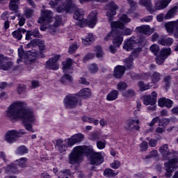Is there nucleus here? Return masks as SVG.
Wrapping results in <instances>:
<instances>
[{
    "mask_svg": "<svg viewBox=\"0 0 178 178\" xmlns=\"http://www.w3.org/2000/svg\"><path fill=\"white\" fill-rule=\"evenodd\" d=\"M129 86L125 81H120L117 83V91L123 92L127 90Z\"/></svg>",
    "mask_w": 178,
    "mask_h": 178,
    "instance_id": "nucleus-35",
    "label": "nucleus"
},
{
    "mask_svg": "<svg viewBox=\"0 0 178 178\" xmlns=\"http://www.w3.org/2000/svg\"><path fill=\"white\" fill-rule=\"evenodd\" d=\"M26 88L27 87L26 86V85H18V86L17 87V93L18 95H22L24 92H26Z\"/></svg>",
    "mask_w": 178,
    "mask_h": 178,
    "instance_id": "nucleus-51",
    "label": "nucleus"
},
{
    "mask_svg": "<svg viewBox=\"0 0 178 178\" xmlns=\"http://www.w3.org/2000/svg\"><path fill=\"white\" fill-rule=\"evenodd\" d=\"M159 120H161V118L159 117L156 116L152 119L150 123H149V127H154L155 124L159 123Z\"/></svg>",
    "mask_w": 178,
    "mask_h": 178,
    "instance_id": "nucleus-64",
    "label": "nucleus"
},
{
    "mask_svg": "<svg viewBox=\"0 0 178 178\" xmlns=\"http://www.w3.org/2000/svg\"><path fill=\"white\" fill-rule=\"evenodd\" d=\"M161 80V74L159 72H154L151 75V81L152 84H156Z\"/></svg>",
    "mask_w": 178,
    "mask_h": 178,
    "instance_id": "nucleus-34",
    "label": "nucleus"
},
{
    "mask_svg": "<svg viewBox=\"0 0 178 178\" xmlns=\"http://www.w3.org/2000/svg\"><path fill=\"white\" fill-rule=\"evenodd\" d=\"M95 120H95V118H90L88 115L81 116V121L83 122H92V121H95Z\"/></svg>",
    "mask_w": 178,
    "mask_h": 178,
    "instance_id": "nucleus-57",
    "label": "nucleus"
},
{
    "mask_svg": "<svg viewBox=\"0 0 178 178\" xmlns=\"http://www.w3.org/2000/svg\"><path fill=\"white\" fill-rule=\"evenodd\" d=\"M150 29H149V26H141L136 27V29H135V31L140 34L147 35V33H149Z\"/></svg>",
    "mask_w": 178,
    "mask_h": 178,
    "instance_id": "nucleus-32",
    "label": "nucleus"
},
{
    "mask_svg": "<svg viewBox=\"0 0 178 178\" xmlns=\"http://www.w3.org/2000/svg\"><path fill=\"white\" fill-rule=\"evenodd\" d=\"M18 164L11 163L4 168L5 173L16 175L18 173V167L24 168L26 166V163H27L26 157H22L21 159L16 161Z\"/></svg>",
    "mask_w": 178,
    "mask_h": 178,
    "instance_id": "nucleus-7",
    "label": "nucleus"
},
{
    "mask_svg": "<svg viewBox=\"0 0 178 178\" xmlns=\"http://www.w3.org/2000/svg\"><path fill=\"white\" fill-rule=\"evenodd\" d=\"M35 13V10L27 8H26V10H24V15L26 16V18L29 19L33 16V13Z\"/></svg>",
    "mask_w": 178,
    "mask_h": 178,
    "instance_id": "nucleus-53",
    "label": "nucleus"
},
{
    "mask_svg": "<svg viewBox=\"0 0 178 178\" xmlns=\"http://www.w3.org/2000/svg\"><path fill=\"white\" fill-rule=\"evenodd\" d=\"M18 58H24V59L29 61L30 65L36 63V51H24L23 49H18Z\"/></svg>",
    "mask_w": 178,
    "mask_h": 178,
    "instance_id": "nucleus-10",
    "label": "nucleus"
},
{
    "mask_svg": "<svg viewBox=\"0 0 178 178\" xmlns=\"http://www.w3.org/2000/svg\"><path fill=\"white\" fill-rule=\"evenodd\" d=\"M136 44L139 45L138 43H133V41L131 40L124 41V46H122V49L127 51V52H129L133 50V47H134V45Z\"/></svg>",
    "mask_w": 178,
    "mask_h": 178,
    "instance_id": "nucleus-30",
    "label": "nucleus"
},
{
    "mask_svg": "<svg viewBox=\"0 0 178 178\" xmlns=\"http://www.w3.org/2000/svg\"><path fill=\"white\" fill-rule=\"evenodd\" d=\"M95 42V38L92 35V33H88V35H86V38L85 39H81V44L83 45H85L86 47H89V45H92L93 42Z\"/></svg>",
    "mask_w": 178,
    "mask_h": 178,
    "instance_id": "nucleus-25",
    "label": "nucleus"
},
{
    "mask_svg": "<svg viewBox=\"0 0 178 178\" xmlns=\"http://www.w3.org/2000/svg\"><path fill=\"white\" fill-rule=\"evenodd\" d=\"M7 117L14 121L21 120L27 131L35 132L31 126V123L35 122V113L31 108L24 107V102L11 103L7 109Z\"/></svg>",
    "mask_w": 178,
    "mask_h": 178,
    "instance_id": "nucleus-1",
    "label": "nucleus"
},
{
    "mask_svg": "<svg viewBox=\"0 0 178 178\" xmlns=\"http://www.w3.org/2000/svg\"><path fill=\"white\" fill-rule=\"evenodd\" d=\"M158 53H159V55H155V56L168 57L170 55H171V49L170 47H163V49H161V51H159Z\"/></svg>",
    "mask_w": 178,
    "mask_h": 178,
    "instance_id": "nucleus-29",
    "label": "nucleus"
},
{
    "mask_svg": "<svg viewBox=\"0 0 178 178\" xmlns=\"http://www.w3.org/2000/svg\"><path fill=\"white\" fill-rule=\"evenodd\" d=\"M83 16H84V10L81 8H77L74 12L73 18L76 19V21L88 24L89 29H94L96 24L98 23V15L95 11H92L89 13L88 19H83Z\"/></svg>",
    "mask_w": 178,
    "mask_h": 178,
    "instance_id": "nucleus-6",
    "label": "nucleus"
},
{
    "mask_svg": "<svg viewBox=\"0 0 178 178\" xmlns=\"http://www.w3.org/2000/svg\"><path fill=\"white\" fill-rule=\"evenodd\" d=\"M106 17L108 18V22L114 21V16L117 15V10H118V6L115 4L114 1H111L106 4Z\"/></svg>",
    "mask_w": 178,
    "mask_h": 178,
    "instance_id": "nucleus-12",
    "label": "nucleus"
},
{
    "mask_svg": "<svg viewBox=\"0 0 178 178\" xmlns=\"http://www.w3.org/2000/svg\"><path fill=\"white\" fill-rule=\"evenodd\" d=\"M11 35H13V38H14V39L18 41L22 40V39L23 38V35L20 33L13 32Z\"/></svg>",
    "mask_w": 178,
    "mask_h": 178,
    "instance_id": "nucleus-56",
    "label": "nucleus"
},
{
    "mask_svg": "<svg viewBox=\"0 0 178 178\" xmlns=\"http://www.w3.org/2000/svg\"><path fill=\"white\" fill-rule=\"evenodd\" d=\"M177 10V6H174L165 14V19H170L174 16V14L176 13Z\"/></svg>",
    "mask_w": 178,
    "mask_h": 178,
    "instance_id": "nucleus-42",
    "label": "nucleus"
},
{
    "mask_svg": "<svg viewBox=\"0 0 178 178\" xmlns=\"http://www.w3.org/2000/svg\"><path fill=\"white\" fill-rule=\"evenodd\" d=\"M159 153L163 156L164 160L168 161V162L164 163V168H165V177L170 178L171 177V174L178 168V157L174 156V158L170 159L171 152L168 150V145L167 144L159 147Z\"/></svg>",
    "mask_w": 178,
    "mask_h": 178,
    "instance_id": "nucleus-4",
    "label": "nucleus"
},
{
    "mask_svg": "<svg viewBox=\"0 0 178 178\" xmlns=\"http://www.w3.org/2000/svg\"><path fill=\"white\" fill-rule=\"evenodd\" d=\"M83 156L89 157L90 165H92L98 166L104 163V156H102V154H89Z\"/></svg>",
    "mask_w": 178,
    "mask_h": 178,
    "instance_id": "nucleus-15",
    "label": "nucleus"
},
{
    "mask_svg": "<svg viewBox=\"0 0 178 178\" xmlns=\"http://www.w3.org/2000/svg\"><path fill=\"white\" fill-rule=\"evenodd\" d=\"M65 81H68V82L70 83L73 81V77L68 74V72H64V76H63V77H61V79L60 80V81L63 84L65 83Z\"/></svg>",
    "mask_w": 178,
    "mask_h": 178,
    "instance_id": "nucleus-37",
    "label": "nucleus"
},
{
    "mask_svg": "<svg viewBox=\"0 0 178 178\" xmlns=\"http://www.w3.org/2000/svg\"><path fill=\"white\" fill-rule=\"evenodd\" d=\"M165 26L167 33L174 35L176 38H178V23L174 22H167Z\"/></svg>",
    "mask_w": 178,
    "mask_h": 178,
    "instance_id": "nucleus-14",
    "label": "nucleus"
},
{
    "mask_svg": "<svg viewBox=\"0 0 178 178\" xmlns=\"http://www.w3.org/2000/svg\"><path fill=\"white\" fill-rule=\"evenodd\" d=\"M120 22H122L124 24H129L130 22H131V19L127 17V15L122 14L121 15V17H120Z\"/></svg>",
    "mask_w": 178,
    "mask_h": 178,
    "instance_id": "nucleus-49",
    "label": "nucleus"
},
{
    "mask_svg": "<svg viewBox=\"0 0 178 178\" xmlns=\"http://www.w3.org/2000/svg\"><path fill=\"white\" fill-rule=\"evenodd\" d=\"M124 24L125 23L120 21L111 22V31L117 32L118 29H124Z\"/></svg>",
    "mask_w": 178,
    "mask_h": 178,
    "instance_id": "nucleus-23",
    "label": "nucleus"
},
{
    "mask_svg": "<svg viewBox=\"0 0 178 178\" xmlns=\"http://www.w3.org/2000/svg\"><path fill=\"white\" fill-rule=\"evenodd\" d=\"M138 86L139 87V89L140 90V91H146L152 88V86L149 85V83L145 84V83H143V81H142L138 83Z\"/></svg>",
    "mask_w": 178,
    "mask_h": 178,
    "instance_id": "nucleus-36",
    "label": "nucleus"
},
{
    "mask_svg": "<svg viewBox=\"0 0 178 178\" xmlns=\"http://www.w3.org/2000/svg\"><path fill=\"white\" fill-rule=\"evenodd\" d=\"M119 91L117 90H113L108 95H106V101L113 102L117 100L118 99Z\"/></svg>",
    "mask_w": 178,
    "mask_h": 178,
    "instance_id": "nucleus-24",
    "label": "nucleus"
},
{
    "mask_svg": "<svg viewBox=\"0 0 178 178\" xmlns=\"http://www.w3.org/2000/svg\"><path fill=\"white\" fill-rule=\"evenodd\" d=\"M171 1L172 0H157L155 3V7L158 10L165 9Z\"/></svg>",
    "mask_w": 178,
    "mask_h": 178,
    "instance_id": "nucleus-22",
    "label": "nucleus"
},
{
    "mask_svg": "<svg viewBox=\"0 0 178 178\" xmlns=\"http://www.w3.org/2000/svg\"><path fill=\"white\" fill-rule=\"evenodd\" d=\"M73 10V9H66L65 8H63V6L56 7V13H63L64 12L68 13L70 11Z\"/></svg>",
    "mask_w": 178,
    "mask_h": 178,
    "instance_id": "nucleus-58",
    "label": "nucleus"
},
{
    "mask_svg": "<svg viewBox=\"0 0 178 178\" xmlns=\"http://www.w3.org/2000/svg\"><path fill=\"white\" fill-rule=\"evenodd\" d=\"M168 58V56H156L155 58V62L156 65H161L165 62Z\"/></svg>",
    "mask_w": 178,
    "mask_h": 178,
    "instance_id": "nucleus-44",
    "label": "nucleus"
},
{
    "mask_svg": "<svg viewBox=\"0 0 178 178\" xmlns=\"http://www.w3.org/2000/svg\"><path fill=\"white\" fill-rule=\"evenodd\" d=\"M38 45H44V42H43V41H41L40 40L33 39V40H30V42H29L26 45V47H27V49H29L31 47H36Z\"/></svg>",
    "mask_w": 178,
    "mask_h": 178,
    "instance_id": "nucleus-31",
    "label": "nucleus"
},
{
    "mask_svg": "<svg viewBox=\"0 0 178 178\" xmlns=\"http://www.w3.org/2000/svg\"><path fill=\"white\" fill-rule=\"evenodd\" d=\"M152 74L149 72H142L140 73V80H143V81H146L147 79V78H149V76H151Z\"/></svg>",
    "mask_w": 178,
    "mask_h": 178,
    "instance_id": "nucleus-55",
    "label": "nucleus"
},
{
    "mask_svg": "<svg viewBox=\"0 0 178 178\" xmlns=\"http://www.w3.org/2000/svg\"><path fill=\"white\" fill-rule=\"evenodd\" d=\"M91 96L92 91L88 88H82L76 93H69L65 95V97H64L63 100L64 108H65V109H75L77 106L81 104V102H79V99L88 100Z\"/></svg>",
    "mask_w": 178,
    "mask_h": 178,
    "instance_id": "nucleus-3",
    "label": "nucleus"
},
{
    "mask_svg": "<svg viewBox=\"0 0 178 178\" xmlns=\"http://www.w3.org/2000/svg\"><path fill=\"white\" fill-rule=\"evenodd\" d=\"M84 139V136L82 134H76L65 139V144L62 139L56 140L55 143V149L58 152L63 154L67 151V149L73 147V146L81 143Z\"/></svg>",
    "mask_w": 178,
    "mask_h": 178,
    "instance_id": "nucleus-5",
    "label": "nucleus"
},
{
    "mask_svg": "<svg viewBox=\"0 0 178 178\" xmlns=\"http://www.w3.org/2000/svg\"><path fill=\"white\" fill-rule=\"evenodd\" d=\"M174 42V40L167 36H161V38L158 40V44L163 47H171Z\"/></svg>",
    "mask_w": 178,
    "mask_h": 178,
    "instance_id": "nucleus-21",
    "label": "nucleus"
},
{
    "mask_svg": "<svg viewBox=\"0 0 178 178\" xmlns=\"http://www.w3.org/2000/svg\"><path fill=\"white\" fill-rule=\"evenodd\" d=\"M128 41H131L133 42V43L139 44V45H142V44L143 43V38L141 37H139V38L138 39H133L132 38H131L129 39H127L124 42H128Z\"/></svg>",
    "mask_w": 178,
    "mask_h": 178,
    "instance_id": "nucleus-52",
    "label": "nucleus"
},
{
    "mask_svg": "<svg viewBox=\"0 0 178 178\" xmlns=\"http://www.w3.org/2000/svg\"><path fill=\"white\" fill-rule=\"evenodd\" d=\"M78 49L79 46L77 45V44H71V45H70V47H68V54H74Z\"/></svg>",
    "mask_w": 178,
    "mask_h": 178,
    "instance_id": "nucleus-46",
    "label": "nucleus"
},
{
    "mask_svg": "<svg viewBox=\"0 0 178 178\" xmlns=\"http://www.w3.org/2000/svg\"><path fill=\"white\" fill-rule=\"evenodd\" d=\"M110 166H111V168L117 170L120 168V163L119 161L115 160L114 162H113V163H111V165H110Z\"/></svg>",
    "mask_w": 178,
    "mask_h": 178,
    "instance_id": "nucleus-63",
    "label": "nucleus"
},
{
    "mask_svg": "<svg viewBox=\"0 0 178 178\" xmlns=\"http://www.w3.org/2000/svg\"><path fill=\"white\" fill-rule=\"evenodd\" d=\"M139 4L146 8L149 12H152V0H140Z\"/></svg>",
    "mask_w": 178,
    "mask_h": 178,
    "instance_id": "nucleus-27",
    "label": "nucleus"
},
{
    "mask_svg": "<svg viewBox=\"0 0 178 178\" xmlns=\"http://www.w3.org/2000/svg\"><path fill=\"white\" fill-rule=\"evenodd\" d=\"M147 142L143 140L142 141V143H140V152H145L147 150L148 148H149V147L147 146Z\"/></svg>",
    "mask_w": 178,
    "mask_h": 178,
    "instance_id": "nucleus-54",
    "label": "nucleus"
},
{
    "mask_svg": "<svg viewBox=\"0 0 178 178\" xmlns=\"http://www.w3.org/2000/svg\"><path fill=\"white\" fill-rule=\"evenodd\" d=\"M52 14V11L45 10H42L40 13V17H39V19L38 20V24H43L44 22H51V19H52V17H51V15Z\"/></svg>",
    "mask_w": 178,
    "mask_h": 178,
    "instance_id": "nucleus-16",
    "label": "nucleus"
},
{
    "mask_svg": "<svg viewBox=\"0 0 178 178\" xmlns=\"http://www.w3.org/2000/svg\"><path fill=\"white\" fill-rule=\"evenodd\" d=\"M149 51L152 52V54H154V56L158 55V52L161 51L159 50V46L156 44H154L151 45V47H149Z\"/></svg>",
    "mask_w": 178,
    "mask_h": 178,
    "instance_id": "nucleus-41",
    "label": "nucleus"
},
{
    "mask_svg": "<svg viewBox=\"0 0 178 178\" xmlns=\"http://www.w3.org/2000/svg\"><path fill=\"white\" fill-rule=\"evenodd\" d=\"M98 70H99V68H98L97 64L92 63L89 65V72H90V74H95L98 73Z\"/></svg>",
    "mask_w": 178,
    "mask_h": 178,
    "instance_id": "nucleus-40",
    "label": "nucleus"
},
{
    "mask_svg": "<svg viewBox=\"0 0 178 178\" xmlns=\"http://www.w3.org/2000/svg\"><path fill=\"white\" fill-rule=\"evenodd\" d=\"M118 175V172H114V170L106 168L104 170V177L106 178H114Z\"/></svg>",
    "mask_w": 178,
    "mask_h": 178,
    "instance_id": "nucleus-28",
    "label": "nucleus"
},
{
    "mask_svg": "<svg viewBox=\"0 0 178 178\" xmlns=\"http://www.w3.org/2000/svg\"><path fill=\"white\" fill-rule=\"evenodd\" d=\"M134 90L133 89H129L126 92H124V96L129 97H134L135 95Z\"/></svg>",
    "mask_w": 178,
    "mask_h": 178,
    "instance_id": "nucleus-62",
    "label": "nucleus"
},
{
    "mask_svg": "<svg viewBox=\"0 0 178 178\" xmlns=\"http://www.w3.org/2000/svg\"><path fill=\"white\" fill-rule=\"evenodd\" d=\"M102 154L101 152L93 151L91 146L81 145L73 147L68 154V164L71 165H79L83 161V156Z\"/></svg>",
    "mask_w": 178,
    "mask_h": 178,
    "instance_id": "nucleus-2",
    "label": "nucleus"
},
{
    "mask_svg": "<svg viewBox=\"0 0 178 178\" xmlns=\"http://www.w3.org/2000/svg\"><path fill=\"white\" fill-rule=\"evenodd\" d=\"M126 72V67L124 65H116L114 67V78L120 79L122 76H124V73Z\"/></svg>",
    "mask_w": 178,
    "mask_h": 178,
    "instance_id": "nucleus-18",
    "label": "nucleus"
},
{
    "mask_svg": "<svg viewBox=\"0 0 178 178\" xmlns=\"http://www.w3.org/2000/svg\"><path fill=\"white\" fill-rule=\"evenodd\" d=\"M61 58V56L59 54H55L52 58H49L46 63H44V67L49 70L56 71L59 70V65H58V60Z\"/></svg>",
    "mask_w": 178,
    "mask_h": 178,
    "instance_id": "nucleus-11",
    "label": "nucleus"
},
{
    "mask_svg": "<svg viewBox=\"0 0 178 178\" xmlns=\"http://www.w3.org/2000/svg\"><path fill=\"white\" fill-rule=\"evenodd\" d=\"M132 65V61L130 58L124 59V67H127V69H130Z\"/></svg>",
    "mask_w": 178,
    "mask_h": 178,
    "instance_id": "nucleus-61",
    "label": "nucleus"
},
{
    "mask_svg": "<svg viewBox=\"0 0 178 178\" xmlns=\"http://www.w3.org/2000/svg\"><path fill=\"white\" fill-rule=\"evenodd\" d=\"M158 155V152L156 150H152L149 152V154L145 156V160H147L152 158H156Z\"/></svg>",
    "mask_w": 178,
    "mask_h": 178,
    "instance_id": "nucleus-50",
    "label": "nucleus"
},
{
    "mask_svg": "<svg viewBox=\"0 0 178 178\" xmlns=\"http://www.w3.org/2000/svg\"><path fill=\"white\" fill-rule=\"evenodd\" d=\"M133 51H131V55L134 57H139V54H140V51H142V49H140V47L136 48L134 49H132Z\"/></svg>",
    "mask_w": 178,
    "mask_h": 178,
    "instance_id": "nucleus-59",
    "label": "nucleus"
},
{
    "mask_svg": "<svg viewBox=\"0 0 178 178\" xmlns=\"http://www.w3.org/2000/svg\"><path fill=\"white\" fill-rule=\"evenodd\" d=\"M122 36L121 35H117L115 36V38H114V39H113V44L111 45H114L115 47H120L121 46V44H122Z\"/></svg>",
    "mask_w": 178,
    "mask_h": 178,
    "instance_id": "nucleus-38",
    "label": "nucleus"
},
{
    "mask_svg": "<svg viewBox=\"0 0 178 178\" xmlns=\"http://www.w3.org/2000/svg\"><path fill=\"white\" fill-rule=\"evenodd\" d=\"M158 123H159L158 124L159 127H165L168 126V124H170V119L165 118H161V120H159V122Z\"/></svg>",
    "mask_w": 178,
    "mask_h": 178,
    "instance_id": "nucleus-43",
    "label": "nucleus"
},
{
    "mask_svg": "<svg viewBox=\"0 0 178 178\" xmlns=\"http://www.w3.org/2000/svg\"><path fill=\"white\" fill-rule=\"evenodd\" d=\"M157 97H158V94L155 91H153L152 92H151V95L143 96V105L151 106H147V110L152 111H156V106H155V104H156Z\"/></svg>",
    "mask_w": 178,
    "mask_h": 178,
    "instance_id": "nucleus-8",
    "label": "nucleus"
},
{
    "mask_svg": "<svg viewBox=\"0 0 178 178\" xmlns=\"http://www.w3.org/2000/svg\"><path fill=\"white\" fill-rule=\"evenodd\" d=\"M19 0H10L9 8L10 10L14 12L15 13V17L20 19L22 17V13H18V3Z\"/></svg>",
    "mask_w": 178,
    "mask_h": 178,
    "instance_id": "nucleus-19",
    "label": "nucleus"
},
{
    "mask_svg": "<svg viewBox=\"0 0 178 178\" xmlns=\"http://www.w3.org/2000/svg\"><path fill=\"white\" fill-rule=\"evenodd\" d=\"M71 66H73V60L68 58L65 61L63 62V72L67 73V72L71 70Z\"/></svg>",
    "mask_w": 178,
    "mask_h": 178,
    "instance_id": "nucleus-26",
    "label": "nucleus"
},
{
    "mask_svg": "<svg viewBox=\"0 0 178 178\" xmlns=\"http://www.w3.org/2000/svg\"><path fill=\"white\" fill-rule=\"evenodd\" d=\"M17 155H26L27 154H29V148H27V147H26L24 145H22V146H19L17 148V151H16Z\"/></svg>",
    "mask_w": 178,
    "mask_h": 178,
    "instance_id": "nucleus-33",
    "label": "nucleus"
},
{
    "mask_svg": "<svg viewBox=\"0 0 178 178\" xmlns=\"http://www.w3.org/2000/svg\"><path fill=\"white\" fill-rule=\"evenodd\" d=\"M106 145V140L96 141V147H97V149L103 150L104 149H105Z\"/></svg>",
    "mask_w": 178,
    "mask_h": 178,
    "instance_id": "nucleus-45",
    "label": "nucleus"
},
{
    "mask_svg": "<svg viewBox=\"0 0 178 178\" xmlns=\"http://www.w3.org/2000/svg\"><path fill=\"white\" fill-rule=\"evenodd\" d=\"M62 21L63 18H61V17H57L54 22V27H59V26H61Z\"/></svg>",
    "mask_w": 178,
    "mask_h": 178,
    "instance_id": "nucleus-60",
    "label": "nucleus"
},
{
    "mask_svg": "<svg viewBox=\"0 0 178 178\" xmlns=\"http://www.w3.org/2000/svg\"><path fill=\"white\" fill-rule=\"evenodd\" d=\"M95 52H96V58H102V47L101 46L95 47Z\"/></svg>",
    "mask_w": 178,
    "mask_h": 178,
    "instance_id": "nucleus-47",
    "label": "nucleus"
},
{
    "mask_svg": "<svg viewBox=\"0 0 178 178\" xmlns=\"http://www.w3.org/2000/svg\"><path fill=\"white\" fill-rule=\"evenodd\" d=\"M140 124V121L138 119L134 120L133 118H129L126 121V130L132 131L133 130H136V131H139L140 130V127L139 125H135V124Z\"/></svg>",
    "mask_w": 178,
    "mask_h": 178,
    "instance_id": "nucleus-13",
    "label": "nucleus"
},
{
    "mask_svg": "<svg viewBox=\"0 0 178 178\" xmlns=\"http://www.w3.org/2000/svg\"><path fill=\"white\" fill-rule=\"evenodd\" d=\"M25 134L26 132L24 131V129L8 131H7V134H5V140H7V143L9 144H13L15 143L17 138L22 137V136Z\"/></svg>",
    "mask_w": 178,
    "mask_h": 178,
    "instance_id": "nucleus-9",
    "label": "nucleus"
},
{
    "mask_svg": "<svg viewBox=\"0 0 178 178\" xmlns=\"http://www.w3.org/2000/svg\"><path fill=\"white\" fill-rule=\"evenodd\" d=\"M172 100L166 98V97H161L158 99V106L161 108H167L170 109L172 107Z\"/></svg>",
    "mask_w": 178,
    "mask_h": 178,
    "instance_id": "nucleus-17",
    "label": "nucleus"
},
{
    "mask_svg": "<svg viewBox=\"0 0 178 178\" xmlns=\"http://www.w3.org/2000/svg\"><path fill=\"white\" fill-rule=\"evenodd\" d=\"M66 2L67 3L64 6V7H63V8H65L67 10H74V8H76V4L73 3V0H67Z\"/></svg>",
    "mask_w": 178,
    "mask_h": 178,
    "instance_id": "nucleus-39",
    "label": "nucleus"
},
{
    "mask_svg": "<svg viewBox=\"0 0 178 178\" xmlns=\"http://www.w3.org/2000/svg\"><path fill=\"white\" fill-rule=\"evenodd\" d=\"M13 67V62H7L4 65H1V70L3 71L10 70Z\"/></svg>",
    "mask_w": 178,
    "mask_h": 178,
    "instance_id": "nucleus-48",
    "label": "nucleus"
},
{
    "mask_svg": "<svg viewBox=\"0 0 178 178\" xmlns=\"http://www.w3.org/2000/svg\"><path fill=\"white\" fill-rule=\"evenodd\" d=\"M31 37H33L38 39L42 38V35L39 32V29L35 28V29L27 31V33H26V40H31Z\"/></svg>",
    "mask_w": 178,
    "mask_h": 178,
    "instance_id": "nucleus-20",
    "label": "nucleus"
}]
</instances>
